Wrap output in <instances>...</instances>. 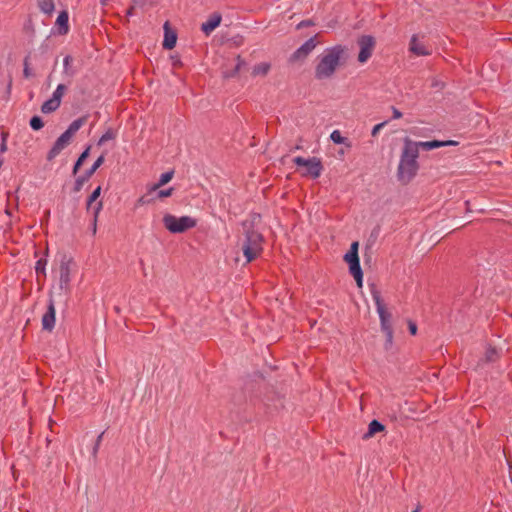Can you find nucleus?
Masks as SVG:
<instances>
[{"instance_id":"26","label":"nucleus","mask_w":512,"mask_h":512,"mask_svg":"<svg viewBox=\"0 0 512 512\" xmlns=\"http://www.w3.org/2000/svg\"><path fill=\"white\" fill-rule=\"evenodd\" d=\"M90 152V146H88L79 156L77 159L74 167H73V173L76 174L80 168V166L83 164V162L86 160V158L89 156Z\"/></svg>"},{"instance_id":"38","label":"nucleus","mask_w":512,"mask_h":512,"mask_svg":"<svg viewBox=\"0 0 512 512\" xmlns=\"http://www.w3.org/2000/svg\"><path fill=\"white\" fill-rule=\"evenodd\" d=\"M7 134L3 133L2 134V141H1V145H0V151L2 153H4L6 150H7Z\"/></svg>"},{"instance_id":"11","label":"nucleus","mask_w":512,"mask_h":512,"mask_svg":"<svg viewBox=\"0 0 512 512\" xmlns=\"http://www.w3.org/2000/svg\"><path fill=\"white\" fill-rule=\"evenodd\" d=\"M358 45L360 48V51L358 54V61L363 64V63L367 62L368 59L372 55V52H373V49L375 46L374 38L369 35L362 36L358 40Z\"/></svg>"},{"instance_id":"36","label":"nucleus","mask_w":512,"mask_h":512,"mask_svg":"<svg viewBox=\"0 0 512 512\" xmlns=\"http://www.w3.org/2000/svg\"><path fill=\"white\" fill-rule=\"evenodd\" d=\"M45 265H46V261H43V260H39L37 263H36V271L39 273H45Z\"/></svg>"},{"instance_id":"25","label":"nucleus","mask_w":512,"mask_h":512,"mask_svg":"<svg viewBox=\"0 0 512 512\" xmlns=\"http://www.w3.org/2000/svg\"><path fill=\"white\" fill-rule=\"evenodd\" d=\"M330 139L335 144H345L347 146H350V144L347 143V138L343 137L339 130L332 131V133L330 134Z\"/></svg>"},{"instance_id":"28","label":"nucleus","mask_w":512,"mask_h":512,"mask_svg":"<svg viewBox=\"0 0 512 512\" xmlns=\"http://www.w3.org/2000/svg\"><path fill=\"white\" fill-rule=\"evenodd\" d=\"M103 162L104 156L101 155L100 157L97 158L92 167L86 172V175L88 177H91L96 172V170L103 164Z\"/></svg>"},{"instance_id":"42","label":"nucleus","mask_w":512,"mask_h":512,"mask_svg":"<svg viewBox=\"0 0 512 512\" xmlns=\"http://www.w3.org/2000/svg\"><path fill=\"white\" fill-rule=\"evenodd\" d=\"M421 510V506L420 505H417V507L415 508V510H413L412 512H420Z\"/></svg>"},{"instance_id":"3","label":"nucleus","mask_w":512,"mask_h":512,"mask_svg":"<svg viewBox=\"0 0 512 512\" xmlns=\"http://www.w3.org/2000/svg\"><path fill=\"white\" fill-rule=\"evenodd\" d=\"M86 117H81L74 120L69 127L64 131L55 141L52 148L49 150L47 154V159L49 161L53 160L57 157L72 141L74 135L78 132V130L85 124Z\"/></svg>"},{"instance_id":"2","label":"nucleus","mask_w":512,"mask_h":512,"mask_svg":"<svg viewBox=\"0 0 512 512\" xmlns=\"http://www.w3.org/2000/svg\"><path fill=\"white\" fill-rule=\"evenodd\" d=\"M345 55V47L335 45L327 48L319 56L318 63L315 68V76L317 79L323 80L333 76Z\"/></svg>"},{"instance_id":"7","label":"nucleus","mask_w":512,"mask_h":512,"mask_svg":"<svg viewBox=\"0 0 512 512\" xmlns=\"http://www.w3.org/2000/svg\"><path fill=\"white\" fill-rule=\"evenodd\" d=\"M358 242H353L348 252L344 255V260L349 266V272L354 277L357 286L362 288L363 286V272L360 266L358 256Z\"/></svg>"},{"instance_id":"1","label":"nucleus","mask_w":512,"mask_h":512,"mask_svg":"<svg viewBox=\"0 0 512 512\" xmlns=\"http://www.w3.org/2000/svg\"><path fill=\"white\" fill-rule=\"evenodd\" d=\"M418 157L419 154L414 141L406 139L397 168V178L401 184H409L417 175L419 170Z\"/></svg>"},{"instance_id":"18","label":"nucleus","mask_w":512,"mask_h":512,"mask_svg":"<svg viewBox=\"0 0 512 512\" xmlns=\"http://www.w3.org/2000/svg\"><path fill=\"white\" fill-rule=\"evenodd\" d=\"M68 20H69V16L66 11H62L59 13V15L56 19V26H57L59 34L64 35L69 31Z\"/></svg>"},{"instance_id":"40","label":"nucleus","mask_w":512,"mask_h":512,"mask_svg":"<svg viewBox=\"0 0 512 512\" xmlns=\"http://www.w3.org/2000/svg\"><path fill=\"white\" fill-rule=\"evenodd\" d=\"M392 111H393V118L394 119H399V118L402 117V113L398 109L393 108Z\"/></svg>"},{"instance_id":"41","label":"nucleus","mask_w":512,"mask_h":512,"mask_svg":"<svg viewBox=\"0 0 512 512\" xmlns=\"http://www.w3.org/2000/svg\"><path fill=\"white\" fill-rule=\"evenodd\" d=\"M102 435L103 433H101L99 436H98V439H97V444H96V447L94 448V452L96 453L97 449H98V446L101 442V439H102Z\"/></svg>"},{"instance_id":"19","label":"nucleus","mask_w":512,"mask_h":512,"mask_svg":"<svg viewBox=\"0 0 512 512\" xmlns=\"http://www.w3.org/2000/svg\"><path fill=\"white\" fill-rule=\"evenodd\" d=\"M316 46L314 38L308 39L302 44L297 51L294 53L295 58L306 57Z\"/></svg>"},{"instance_id":"35","label":"nucleus","mask_w":512,"mask_h":512,"mask_svg":"<svg viewBox=\"0 0 512 512\" xmlns=\"http://www.w3.org/2000/svg\"><path fill=\"white\" fill-rule=\"evenodd\" d=\"M386 125V122H381L377 125H375L373 128H372V131H371V134L372 136H376L379 131Z\"/></svg>"},{"instance_id":"32","label":"nucleus","mask_w":512,"mask_h":512,"mask_svg":"<svg viewBox=\"0 0 512 512\" xmlns=\"http://www.w3.org/2000/svg\"><path fill=\"white\" fill-rule=\"evenodd\" d=\"M89 178L90 177H88L86 174L85 176L78 177L74 184V191L79 192L82 189L84 183L88 181Z\"/></svg>"},{"instance_id":"37","label":"nucleus","mask_w":512,"mask_h":512,"mask_svg":"<svg viewBox=\"0 0 512 512\" xmlns=\"http://www.w3.org/2000/svg\"><path fill=\"white\" fill-rule=\"evenodd\" d=\"M408 329H409V332L411 335H416L417 334V325L415 322L413 321H408Z\"/></svg>"},{"instance_id":"12","label":"nucleus","mask_w":512,"mask_h":512,"mask_svg":"<svg viewBox=\"0 0 512 512\" xmlns=\"http://www.w3.org/2000/svg\"><path fill=\"white\" fill-rule=\"evenodd\" d=\"M409 51L416 56H428L431 54V48L424 41V37L413 35L410 39Z\"/></svg>"},{"instance_id":"17","label":"nucleus","mask_w":512,"mask_h":512,"mask_svg":"<svg viewBox=\"0 0 512 512\" xmlns=\"http://www.w3.org/2000/svg\"><path fill=\"white\" fill-rule=\"evenodd\" d=\"M164 30H165V34H164L163 47L168 50L173 49L176 45L177 35L173 30H171L169 28L168 22H166L164 24Z\"/></svg>"},{"instance_id":"24","label":"nucleus","mask_w":512,"mask_h":512,"mask_svg":"<svg viewBox=\"0 0 512 512\" xmlns=\"http://www.w3.org/2000/svg\"><path fill=\"white\" fill-rule=\"evenodd\" d=\"M174 177V171L169 170L164 173H162L157 180V182L153 183V185H157L158 187L165 186L168 182H170Z\"/></svg>"},{"instance_id":"31","label":"nucleus","mask_w":512,"mask_h":512,"mask_svg":"<svg viewBox=\"0 0 512 512\" xmlns=\"http://www.w3.org/2000/svg\"><path fill=\"white\" fill-rule=\"evenodd\" d=\"M30 126L33 130H40L44 126V123L39 116H33L30 119Z\"/></svg>"},{"instance_id":"22","label":"nucleus","mask_w":512,"mask_h":512,"mask_svg":"<svg viewBox=\"0 0 512 512\" xmlns=\"http://www.w3.org/2000/svg\"><path fill=\"white\" fill-rule=\"evenodd\" d=\"M385 429L384 425L377 420H372L368 425V431L365 433L364 438L372 437L374 434L382 432Z\"/></svg>"},{"instance_id":"5","label":"nucleus","mask_w":512,"mask_h":512,"mask_svg":"<svg viewBox=\"0 0 512 512\" xmlns=\"http://www.w3.org/2000/svg\"><path fill=\"white\" fill-rule=\"evenodd\" d=\"M262 235L254 230H247L242 242V251L247 262H251L257 258L262 252Z\"/></svg>"},{"instance_id":"30","label":"nucleus","mask_w":512,"mask_h":512,"mask_svg":"<svg viewBox=\"0 0 512 512\" xmlns=\"http://www.w3.org/2000/svg\"><path fill=\"white\" fill-rule=\"evenodd\" d=\"M65 91H66V87H65V85H63V84H59V85L56 87L55 91L53 92V94H52V98H54V99H56V100H59V102H61V99H62V97H63V95H64Z\"/></svg>"},{"instance_id":"20","label":"nucleus","mask_w":512,"mask_h":512,"mask_svg":"<svg viewBox=\"0 0 512 512\" xmlns=\"http://www.w3.org/2000/svg\"><path fill=\"white\" fill-rule=\"evenodd\" d=\"M271 65L269 62H260L253 66L252 68V76L254 77H264L270 71Z\"/></svg>"},{"instance_id":"33","label":"nucleus","mask_w":512,"mask_h":512,"mask_svg":"<svg viewBox=\"0 0 512 512\" xmlns=\"http://www.w3.org/2000/svg\"><path fill=\"white\" fill-rule=\"evenodd\" d=\"M71 62H72V58L70 56H66L63 59L64 72L68 76H72L73 75V71H72L71 66H70Z\"/></svg>"},{"instance_id":"8","label":"nucleus","mask_w":512,"mask_h":512,"mask_svg":"<svg viewBox=\"0 0 512 512\" xmlns=\"http://www.w3.org/2000/svg\"><path fill=\"white\" fill-rule=\"evenodd\" d=\"M293 162L301 169V175L303 176L318 178L321 175L322 163L316 157L303 158L298 156L293 159Z\"/></svg>"},{"instance_id":"15","label":"nucleus","mask_w":512,"mask_h":512,"mask_svg":"<svg viewBox=\"0 0 512 512\" xmlns=\"http://www.w3.org/2000/svg\"><path fill=\"white\" fill-rule=\"evenodd\" d=\"M222 17L219 13H215L211 15L205 22L201 25V30L209 35L213 30H215L221 23Z\"/></svg>"},{"instance_id":"9","label":"nucleus","mask_w":512,"mask_h":512,"mask_svg":"<svg viewBox=\"0 0 512 512\" xmlns=\"http://www.w3.org/2000/svg\"><path fill=\"white\" fill-rule=\"evenodd\" d=\"M74 262L71 258L64 256L59 266V283L61 289L68 290L71 282V274L74 269Z\"/></svg>"},{"instance_id":"23","label":"nucleus","mask_w":512,"mask_h":512,"mask_svg":"<svg viewBox=\"0 0 512 512\" xmlns=\"http://www.w3.org/2000/svg\"><path fill=\"white\" fill-rule=\"evenodd\" d=\"M38 5L45 14H52L55 9L54 0H38Z\"/></svg>"},{"instance_id":"16","label":"nucleus","mask_w":512,"mask_h":512,"mask_svg":"<svg viewBox=\"0 0 512 512\" xmlns=\"http://www.w3.org/2000/svg\"><path fill=\"white\" fill-rule=\"evenodd\" d=\"M42 326L49 331L55 326V308L52 302L49 304L47 312L42 317Z\"/></svg>"},{"instance_id":"44","label":"nucleus","mask_w":512,"mask_h":512,"mask_svg":"<svg viewBox=\"0 0 512 512\" xmlns=\"http://www.w3.org/2000/svg\"><path fill=\"white\" fill-rule=\"evenodd\" d=\"M107 1H108V0H100V3H101L102 5H106Z\"/></svg>"},{"instance_id":"21","label":"nucleus","mask_w":512,"mask_h":512,"mask_svg":"<svg viewBox=\"0 0 512 512\" xmlns=\"http://www.w3.org/2000/svg\"><path fill=\"white\" fill-rule=\"evenodd\" d=\"M60 104L61 102H59V100H56L51 97L42 104L41 111L45 114L54 112L59 108Z\"/></svg>"},{"instance_id":"34","label":"nucleus","mask_w":512,"mask_h":512,"mask_svg":"<svg viewBox=\"0 0 512 512\" xmlns=\"http://www.w3.org/2000/svg\"><path fill=\"white\" fill-rule=\"evenodd\" d=\"M485 355L487 361H494L498 357V351L495 348L489 347Z\"/></svg>"},{"instance_id":"14","label":"nucleus","mask_w":512,"mask_h":512,"mask_svg":"<svg viewBox=\"0 0 512 512\" xmlns=\"http://www.w3.org/2000/svg\"><path fill=\"white\" fill-rule=\"evenodd\" d=\"M100 194H101V186H98L97 188H95V190L91 193V195L87 199V209L93 211L95 221L103 207L102 201H98L96 204H94V202H96L98 200V198L100 197Z\"/></svg>"},{"instance_id":"27","label":"nucleus","mask_w":512,"mask_h":512,"mask_svg":"<svg viewBox=\"0 0 512 512\" xmlns=\"http://www.w3.org/2000/svg\"><path fill=\"white\" fill-rule=\"evenodd\" d=\"M382 332L385 335V348L390 349L393 346V329H384Z\"/></svg>"},{"instance_id":"29","label":"nucleus","mask_w":512,"mask_h":512,"mask_svg":"<svg viewBox=\"0 0 512 512\" xmlns=\"http://www.w3.org/2000/svg\"><path fill=\"white\" fill-rule=\"evenodd\" d=\"M114 138L115 133L111 129H108L98 140V145L101 146L107 141L113 140Z\"/></svg>"},{"instance_id":"45","label":"nucleus","mask_w":512,"mask_h":512,"mask_svg":"<svg viewBox=\"0 0 512 512\" xmlns=\"http://www.w3.org/2000/svg\"><path fill=\"white\" fill-rule=\"evenodd\" d=\"M127 15H128V16H131V15H132V8H131V9H129V10L127 11Z\"/></svg>"},{"instance_id":"13","label":"nucleus","mask_w":512,"mask_h":512,"mask_svg":"<svg viewBox=\"0 0 512 512\" xmlns=\"http://www.w3.org/2000/svg\"><path fill=\"white\" fill-rule=\"evenodd\" d=\"M414 145H416V150L419 152L420 148L430 151V150L440 148V147H445V146H456V145H458V142L454 141V140H447V141L432 140V141L414 142Z\"/></svg>"},{"instance_id":"4","label":"nucleus","mask_w":512,"mask_h":512,"mask_svg":"<svg viewBox=\"0 0 512 512\" xmlns=\"http://www.w3.org/2000/svg\"><path fill=\"white\" fill-rule=\"evenodd\" d=\"M162 221L164 227L173 234L184 233L197 225V220L188 215L177 217L167 213L163 216Z\"/></svg>"},{"instance_id":"43","label":"nucleus","mask_w":512,"mask_h":512,"mask_svg":"<svg viewBox=\"0 0 512 512\" xmlns=\"http://www.w3.org/2000/svg\"><path fill=\"white\" fill-rule=\"evenodd\" d=\"M24 74H25V76H27V77L29 76V72H28V69H27V68H25V69H24Z\"/></svg>"},{"instance_id":"6","label":"nucleus","mask_w":512,"mask_h":512,"mask_svg":"<svg viewBox=\"0 0 512 512\" xmlns=\"http://www.w3.org/2000/svg\"><path fill=\"white\" fill-rule=\"evenodd\" d=\"M173 187L163 188L157 185L149 184L146 186L145 193L137 200L138 205H149L169 198L174 193Z\"/></svg>"},{"instance_id":"39","label":"nucleus","mask_w":512,"mask_h":512,"mask_svg":"<svg viewBox=\"0 0 512 512\" xmlns=\"http://www.w3.org/2000/svg\"><path fill=\"white\" fill-rule=\"evenodd\" d=\"M245 64L244 60H242L239 56L237 57L236 71L238 72L240 68Z\"/></svg>"},{"instance_id":"10","label":"nucleus","mask_w":512,"mask_h":512,"mask_svg":"<svg viewBox=\"0 0 512 512\" xmlns=\"http://www.w3.org/2000/svg\"><path fill=\"white\" fill-rule=\"evenodd\" d=\"M372 297L376 305L377 313L379 315L381 330L392 328L391 314L386 309L380 293L375 290L372 292Z\"/></svg>"}]
</instances>
